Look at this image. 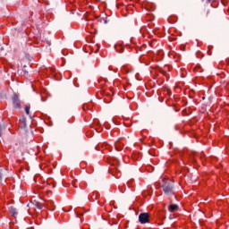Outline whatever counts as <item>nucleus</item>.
I'll return each instance as SVG.
<instances>
[{
	"instance_id": "4",
	"label": "nucleus",
	"mask_w": 229,
	"mask_h": 229,
	"mask_svg": "<svg viewBox=\"0 0 229 229\" xmlns=\"http://www.w3.org/2000/svg\"><path fill=\"white\" fill-rule=\"evenodd\" d=\"M139 221L140 225H146L149 223V213H140L139 215Z\"/></svg>"
},
{
	"instance_id": "3",
	"label": "nucleus",
	"mask_w": 229,
	"mask_h": 229,
	"mask_svg": "<svg viewBox=\"0 0 229 229\" xmlns=\"http://www.w3.org/2000/svg\"><path fill=\"white\" fill-rule=\"evenodd\" d=\"M12 101H13V108H21V105H22V102H21V98H19V95L16 93L13 94L12 97Z\"/></svg>"
},
{
	"instance_id": "14",
	"label": "nucleus",
	"mask_w": 229,
	"mask_h": 229,
	"mask_svg": "<svg viewBox=\"0 0 229 229\" xmlns=\"http://www.w3.org/2000/svg\"><path fill=\"white\" fill-rule=\"evenodd\" d=\"M133 179H131L130 181L127 182L128 187H133Z\"/></svg>"
},
{
	"instance_id": "22",
	"label": "nucleus",
	"mask_w": 229,
	"mask_h": 229,
	"mask_svg": "<svg viewBox=\"0 0 229 229\" xmlns=\"http://www.w3.org/2000/svg\"><path fill=\"white\" fill-rule=\"evenodd\" d=\"M73 187L77 188L78 186H76V185H73Z\"/></svg>"
},
{
	"instance_id": "15",
	"label": "nucleus",
	"mask_w": 229,
	"mask_h": 229,
	"mask_svg": "<svg viewBox=\"0 0 229 229\" xmlns=\"http://www.w3.org/2000/svg\"><path fill=\"white\" fill-rule=\"evenodd\" d=\"M25 112H26L27 115H30V106H25Z\"/></svg>"
},
{
	"instance_id": "20",
	"label": "nucleus",
	"mask_w": 229,
	"mask_h": 229,
	"mask_svg": "<svg viewBox=\"0 0 229 229\" xmlns=\"http://www.w3.org/2000/svg\"><path fill=\"white\" fill-rule=\"evenodd\" d=\"M87 226H89V225H83V226H82V229H86Z\"/></svg>"
},
{
	"instance_id": "7",
	"label": "nucleus",
	"mask_w": 229,
	"mask_h": 229,
	"mask_svg": "<svg viewBox=\"0 0 229 229\" xmlns=\"http://www.w3.org/2000/svg\"><path fill=\"white\" fill-rule=\"evenodd\" d=\"M180 208V207L176 204H171L168 207V210L169 212H178V209Z\"/></svg>"
},
{
	"instance_id": "21",
	"label": "nucleus",
	"mask_w": 229,
	"mask_h": 229,
	"mask_svg": "<svg viewBox=\"0 0 229 229\" xmlns=\"http://www.w3.org/2000/svg\"><path fill=\"white\" fill-rule=\"evenodd\" d=\"M98 51H99V47H98V49L95 51V53H98Z\"/></svg>"
},
{
	"instance_id": "13",
	"label": "nucleus",
	"mask_w": 229,
	"mask_h": 229,
	"mask_svg": "<svg viewBox=\"0 0 229 229\" xmlns=\"http://www.w3.org/2000/svg\"><path fill=\"white\" fill-rule=\"evenodd\" d=\"M35 206L37 207V208H38L39 210H42V208H44V205H42V203L40 202H36Z\"/></svg>"
},
{
	"instance_id": "8",
	"label": "nucleus",
	"mask_w": 229,
	"mask_h": 229,
	"mask_svg": "<svg viewBox=\"0 0 229 229\" xmlns=\"http://www.w3.org/2000/svg\"><path fill=\"white\" fill-rule=\"evenodd\" d=\"M161 94H163V96H171V89H169L167 87H163L161 89Z\"/></svg>"
},
{
	"instance_id": "24",
	"label": "nucleus",
	"mask_w": 229,
	"mask_h": 229,
	"mask_svg": "<svg viewBox=\"0 0 229 229\" xmlns=\"http://www.w3.org/2000/svg\"><path fill=\"white\" fill-rule=\"evenodd\" d=\"M112 173H114V170H112Z\"/></svg>"
},
{
	"instance_id": "2",
	"label": "nucleus",
	"mask_w": 229,
	"mask_h": 229,
	"mask_svg": "<svg viewBox=\"0 0 229 229\" xmlns=\"http://www.w3.org/2000/svg\"><path fill=\"white\" fill-rule=\"evenodd\" d=\"M95 149H97V151H108V153H110L112 151V146H110L107 142H102L98 143L95 147Z\"/></svg>"
},
{
	"instance_id": "5",
	"label": "nucleus",
	"mask_w": 229,
	"mask_h": 229,
	"mask_svg": "<svg viewBox=\"0 0 229 229\" xmlns=\"http://www.w3.org/2000/svg\"><path fill=\"white\" fill-rule=\"evenodd\" d=\"M114 149L116 151H123V149H124V143L123 142V140H118L114 142Z\"/></svg>"
},
{
	"instance_id": "10",
	"label": "nucleus",
	"mask_w": 229,
	"mask_h": 229,
	"mask_svg": "<svg viewBox=\"0 0 229 229\" xmlns=\"http://www.w3.org/2000/svg\"><path fill=\"white\" fill-rule=\"evenodd\" d=\"M105 85H106V79H103V78L98 79V87H101V89H103Z\"/></svg>"
},
{
	"instance_id": "19",
	"label": "nucleus",
	"mask_w": 229,
	"mask_h": 229,
	"mask_svg": "<svg viewBox=\"0 0 229 229\" xmlns=\"http://www.w3.org/2000/svg\"><path fill=\"white\" fill-rule=\"evenodd\" d=\"M115 176L116 178H119V176H121V173L118 172Z\"/></svg>"
},
{
	"instance_id": "17",
	"label": "nucleus",
	"mask_w": 229,
	"mask_h": 229,
	"mask_svg": "<svg viewBox=\"0 0 229 229\" xmlns=\"http://www.w3.org/2000/svg\"><path fill=\"white\" fill-rule=\"evenodd\" d=\"M3 130H4V125H0V137L3 135Z\"/></svg>"
},
{
	"instance_id": "1",
	"label": "nucleus",
	"mask_w": 229,
	"mask_h": 229,
	"mask_svg": "<svg viewBox=\"0 0 229 229\" xmlns=\"http://www.w3.org/2000/svg\"><path fill=\"white\" fill-rule=\"evenodd\" d=\"M163 184L161 185L163 191L165 194L169 195L173 194L174 195V184L173 183V181L169 179H163L162 180Z\"/></svg>"
},
{
	"instance_id": "18",
	"label": "nucleus",
	"mask_w": 229,
	"mask_h": 229,
	"mask_svg": "<svg viewBox=\"0 0 229 229\" xmlns=\"http://www.w3.org/2000/svg\"><path fill=\"white\" fill-rule=\"evenodd\" d=\"M10 212L13 216H15V214H17V212H15V208H11Z\"/></svg>"
},
{
	"instance_id": "11",
	"label": "nucleus",
	"mask_w": 229,
	"mask_h": 229,
	"mask_svg": "<svg viewBox=\"0 0 229 229\" xmlns=\"http://www.w3.org/2000/svg\"><path fill=\"white\" fill-rule=\"evenodd\" d=\"M155 4H146V10H148V12H155Z\"/></svg>"
},
{
	"instance_id": "6",
	"label": "nucleus",
	"mask_w": 229,
	"mask_h": 229,
	"mask_svg": "<svg viewBox=\"0 0 229 229\" xmlns=\"http://www.w3.org/2000/svg\"><path fill=\"white\" fill-rule=\"evenodd\" d=\"M46 207L48 208V210H55V202L53 200H47Z\"/></svg>"
},
{
	"instance_id": "23",
	"label": "nucleus",
	"mask_w": 229,
	"mask_h": 229,
	"mask_svg": "<svg viewBox=\"0 0 229 229\" xmlns=\"http://www.w3.org/2000/svg\"><path fill=\"white\" fill-rule=\"evenodd\" d=\"M114 162H117V159H114Z\"/></svg>"
},
{
	"instance_id": "16",
	"label": "nucleus",
	"mask_w": 229,
	"mask_h": 229,
	"mask_svg": "<svg viewBox=\"0 0 229 229\" xmlns=\"http://www.w3.org/2000/svg\"><path fill=\"white\" fill-rule=\"evenodd\" d=\"M82 110H84V112L85 110H89V105L87 104L82 105Z\"/></svg>"
},
{
	"instance_id": "9",
	"label": "nucleus",
	"mask_w": 229,
	"mask_h": 229,
	"mask_svg": "<svg viewBox=\"0 0 229 229\" xmlns=\"http://www.w3.org/2000/svg\"><path fill=\"white\" fill-rule=\"evenodd\" d=\"M140 33L143 38H149V31L146 28L141 29Z\"/></svg>"
},
{
	"instance_id": "12",
	"label": "nucleus",
	"mask_w": 229,
	"mask_h": 229,
	"mask_svg": "<svg viewBox=\"0 0 229 229\" xmlns=\"http://www.w3.org/2000/svg\"><path fill=\"white\" fill-rule=\"evenodd\" d=\"M197 158H199L201 160V162H205L207 156H205V153L201 152L200 154H199L197 156Z\"/></svg>"
}]
</instances>
